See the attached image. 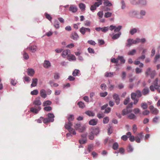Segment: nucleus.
I'll return each mask as SVG.
<instances>
[{
    "instance_id": "nucleus-23",
    "label": "nucleus",
    "mask_w": 160,
    "mask_h": 160,
    "mask_svg": "<svg viewBox=\"0 0 160 160\" xmlns=\"http://www.w3.org/2000/svg\"><path fill=\"white\" fill-rule=\"evenodd\" d=\"M133 41V39L130 38L128 39L127 40V43L126 44V46L128 47H130L132 44V42Z\"/></svg>"
},
{
    "instance_id": "nucleus-28",
    "label": "nucleus",
    "mask_w": 160,
    "mask_h": 160,
    "mask_svg": "<svg viewBox=\"0 0 160 160\" xmlns=\"http://www.w3.org/2000/svg\"><path fill=\"white\" fill-rule=\"evenodd\" d=\"M52 103L50 101H45L43 102V105L44 106H47L50 105Z\"/></svg>"
},
{
    "instance_id": "nucleus-54",
    "label": "nucleus",
    "mask_w": 160,
    "mask_h": 160,
    "mask_svg": "<svg viewBox=\"0 0 160 160\" xmlns=\"http://www.w3.org/2000/svg\"><path fill=\"white\" fill-rule=\"evenodd\" d=\"M43 122L45 123H47L49 122H51V121L48 118H45L43 119Z\"/></svg>"
},
{
    "instance_id": "nucleus-46",
    "label": "nucleus",
    "mask_w": 160,
    "mask_h": 160,
    "mask_svg": "<svg viewBox=\"0 0 160 160\" xmlns=\"http://www.w3.org/2000/svg\"><path fill=\"white\" fill-rule=\"evenodd\" d=\"M52 108L50 106H46L44 108V110L47 112L50 111L52 110Z\"/></svg>"
},
{
    "instance_id": "nucleus-62",
    "label": "nucleus",
    "mask_w": 160,
    "mask_h": 160,
    "mask_svg": "<svg viewBox=\"0 0 160 160\" xmlns=\"http://www.w3.org/2000/svg\"><path fill=\"white\" fill-rule=\"evenodd\" d=\"M128 138V137L127 136H126V135H124L122 136L121 137V138L122 139L123 141H126L127 140Z\"/></svg>"
},
{
    "instance_id": "nucleus-24",
    "label": "nucleus",
    "mask_w": 160,
    "mask_h": 160,
    "mask_svg": "<svg viewBox=\"0 0 160 160\" xmlns=\"http://www.w3.org/2000/svg\"><path fill=\"white\" fill-rule=\"evenodd\" d=\"M88 138L91 140H93L94 138V132L91 131L89 133L88 135Z\"/></svg>"
},
{
    "instance_id": "nucleus-53",
    "label": "nucleus",
    "mask_w": 160,
    "mask_h": 160,
    "mask_svg": "<svg viewBox=\"0 0 160 160\" xmlns=\"http://www.w3.org/2000/svg\"><path fill=\"white\" fill-rule=\"evenodd\" d=\"M88 42L89 44H90L91 45H95L96 44V42L94 41H92V40L88 41Z\"/></svg>"
},
{
    "instance_id": "nucleus-5",
    "label": "nucleus",
    "mask_w": 160,
    "mask_h": 160,
    "mask_svg": "<svg viewBox=\"0 0 160 160\" xmlns=\"http://www.w3.org/2000/svg\"><path fill=\"white\" fill-rule=\"evenodd\" d=\"M72 124L71 122H68V123L65 124V128L68 130L69 132L72 133L74 135L76 134V132L75 130L71 128Z\"/></svg>"
},
{
    "instance_id": "nucleus-6",
    "label": "nucleus",
    "mask_w": 160,
    "mask_h": 160,
    "mask_svg": "<svg viewBox=\"0 0 160 160\" xmlns=\"http://www.w3.org/2000/svg\"><path fill=\"white\" fill-rule=\"evenodd\" d=\"M156 74V71L155 70H152L150 68H149L147 69L145 72V74L147 77L149 75L151 78H154Z\"/></svg>"
},
{
    "instance_id": "nucleus-60",
    "label": "nucleus",
    "mask_w": 160,
    "mask_h": 160,
    "mask_svg": "<svg viewBox=\"0 0 160 160\" xmlns=\"http://www.w3.org/2000/svg\"><path fill=\"white\" fill-rule=\"evenodd\" d=\"M74 46V45L73 43H71L67 45L66 46L67 48H73Z\"/></svg>"
},
{
    "instance_id": "nucleus-56",
    "label": "nucleus",
    "mask_w": 160,
    "mask_h": 160,
    "mask_svg": "<svg viewBox=\"0 0 160 160\" xmlns=\"http://www.w3.org/2000/svg\"><path fill=\"white\" fill-rule=\"evenodd\" d=\"M109 28L108 27H104L102 28V31L104 32H106L108 30Z\"/></svg>"
},
{
    "instance_id": "nucleus-25",
    "label": "nucleus",
    "mask_w": 160,
    "mask_h": 160,
    "mask_svg": "<svg viewBox=\"0 0 160 160\" xmlns=\"http://www.w3.org/2000/svg\"><path fill=\"white\" fill-rule=\"evenodd\" d=\"M149 91V89L148 88H145L143 89L142 91V93L144 95H146L148 94Z\"/></svg>"
},
{
    "instance_id": "nucleus-27",
    "label": "nucleus",
    "mask_w": 160,
    "mask_h": 160,
    "mask_svg": "<svg viewBox=\"0 0 160 160\" xmlns=\"http://www.w3.org/2000/svg\"><path fill=\"white\" fill-rule=\"evenodd\" d=\"M103 4L104 5L108 7H110L112 5V4L108 0H106L105 1L103 2Z\"/></svg>"
},
{
    "instance_id": "nucleus-2",
    "label": "nucleus",
    "mask_w": 160,
    "mask_h": 160,
    "mask_svg": "<svg viewBox=\"0 0 160 160\" xmlns=\"http://www.w3.org/2000/svg\"><path fill=\"white\" fill-rule=\"evenodd\" d=\"M138 101H134L133 103L131 102L129 103L127 108L122 111V114L124 116L132 112V110L130 109L132 107L133 104L136 105L137 104Z\"/></svg>"
},
{
    "instance_id": "nucleus-17",
    "label": "nucleus",
    "mask_w": 160,
    "mask_h": 160,
    "mask_svg": "<svg viewBox=\"0 0 160 160\" xmlns=\"http://www.w3.org/2000/svg\"><path fill=\"white\" fill-rule=\"evenodd\" d=\"M43 66L45 68H48L51 66V63L49 61L45 60L44 61Z\"/></svg>"
},
{
    "instance_id": "nucleus-35",
    "label": "nucleus",
    "mask_w": 160,
    "mask_h": 160,
    "mask_svg": "<svg viewBox=\"0 0 160 160\" xmlns=\"http://www.w3.org/2000/svg\"><path fill=\"white\" fill-rule=\"evenodd\" d=\"M109 121V118L108 117H106L103 118V122L104 124L108 123Z\"/></svg>"
},
{
    "instance_id": "nucleus-45",
    "label": "nucleus",
    "mask_w": 160,
    "mask_h": 160,
    "mask_svg": "<svg viewBox=\"0 0 160 160\" xmlns=\"http://www.w3.org/2000/svg\"><path fill=\"white\" fill-rule=\"evenodd\" d=\"M135 72L136 74H139L142 72V69L139 68H137L135 69Z\"/></svg>"
},
{
    "instance_id": "nucleus-57",
    "label": "nucleus",
    "mask_w": 160,
    "mask_h": 160,
    "mask_svg": "<svg viewBox=\"0 0 160 160\" xmlns=\"http://www.w3.org/2000/svg\"><path fill=\"white\" fill-rule=\"evenodd\" d=\"M107 92H101L100 94V96L104 97L107 95Z\"/></svg>"
},
{
    "instance_id": "nucleus-31",
    "label": "nucleus",
    "mask_w": 160,
    "mask_h": 160,
    "mask_svg": "<svg viewBox=\"0 0 160 160\" xmlns=\"http://www.w3.org/2000/svg\"><path fill=\"white\" fill-rule=\"evenodd\" d=\"M118 59H119L121 63H124L125 62V60L124 58L122 56H118Z\"/></svg>"
},
{
    "instance_id": "nucleus-22",
    "label": "nucleus",
    "mask_w": 160,
    "mask_h": 160,
    "mask_svg": "<svg viewBox=\"0 0 160 160\" xmlns=\"http://www.w3.org/2000/svg\"><path fill=\"white\" fill-rule=\"evenodd\" d=\"M91 131L94 132V135H97L99 132V130L98 128H93Z\"/></svg>"
},
{
    "instance_id": "nucleus-29",
    "label": "nucleus",
    "mask_w": 160,
    "mask_h": 160,
    "mask_svg": "<svg viewBox=\"0 0 160 160\" xmlns=\"http://www.w3.org/2000/svg\"><path fill=\"white\" fill-rule=\"evenodd\" d=\"M23 57L25 59L27 60L29 58V57L28 55L24 51L23 52Z\"/></svg>"
},
{
    "instance_id": "nucleus-43",
    "label": "nucleus",
    "mask_w": 160,
    "mask_h": 160,
    "mask_svg": "<svg viewBox=\"0 0 160 160\" xmlns=\"http://www.w3.org/2000/svg\"><path fill=\"white\" fill-rule=\"evenodd\" d=\"M38 93V91L37 89L34 90L31 92V94L32 95H37Z\"/></svg>"
},
{
    "instance_id": "nucleus-11",
    "label": "nucleus",
    "mask_w": 160,
    "mask_h": 160,
    "mask_svg": "<svg viewBox=\"0 0 160 160\" xmlns=\"http://www.w3.org/2000/svg\"><path fill=\"white\" fill-rule=\"evenodd\" d=\"M27 49H28L32 52H34L37 51V48L35 45L29 46Z\"/></svg>"
},
{
    "instance_id": "nucleus-18",
    "label": "nucleus",
    "mask_w": 160,
    "mask_h": 160,
    "mask_svg": "<svg viewBox=\"0 0 160 160\" xmlns=\"http://www.w3.org/2000/svg\"><path fill=\"white\" fill-rule=\"evenodd\" d=\"M48 118L51 121V122H53L54 120V114L52 113H49L48 114Z\"/></svg>"
},
{
    "instance_id": "nucleus-63",
    "label": "nucleus",
    "mask_w": 160,
    "mask_h": 160,
    "mask_svg": "<svg viewBox=\"0 0 160 160\" xmlns=\"http://www.w3.org/2000/svg\"><path fill=\"white\" fill-rule=\"evenodd\" d=\"M88 52L90 53H94V50L90 48H88Z\"/></svg>"
},
{
    "instance_id": "nucleus-33",
    "label": "nucleus",
    "mask_w": 160,
    "mask_h": 160,
    "mask_svg": "<svg viewBox=\"0 0 160 160\" xmlns=\"http://www.w3.org/2000/svg\"><path fill=\"white\" fill-rule=\"evenodd\" d=\"M78 105L79 106L80 108H83L85 106L84 104L81 101L78 102Z\"/></svg>"
},
{
    "instance_id": "nucleus-1",
    "label": "nucleus",
    "mask_w": 160,
    "mask_h": 160,
    "mask_svg": "<svg viewBox=\"0 0 160 160\" xmlns=\"http://www.w3.org/2000/svg\"><path fill=\"white\" fill-rule=\"evenodd\" d=\"M41 103L40 101H34L33 104L35 105V107L31 108L30 111L35 113H37L41 108L40 106L41 105Z\"/></svg>"
},
{
    "instance_id": "nucleus-16",
    "label": "nucleus",
    "mask_w": 160,
    "mask_h": 160,
    "mask_svg": "<svg viewBox=\"0 0 160 160\" xmlns=\"http://www.w3.org/2000/svg\"><path fill=\"white\" fill-rule=\"evenodd\" d=\"M70 53V51L68 49L65 50L63 51L62 54V56L65 58H66L67 56H68L69 53Z\"/></svg>"
},
{
    "instance_id": "nucleus-12",
    "label": "nucleus",
    "mask_w": 160,
    "mask_h": 160,
    "mask_svg": "<svg viewBox=\"0 0 160 160\" xmlns=\"http://www.w3.org/2000/svg\"><path fill=\"white\" fill-rule=\"evenodd\" d=\"M97 15L99 17V19H100L101 22H105L104 19H101L103 15V12L102 11L99 12L97 13Z\"/></svg>"
},
{
    "instance_id": "nucleus-36",
    "label": "nucleus",
    "mask_w": 160,
    "mask_h": 160,
    "mask_svg": "<svg viewBox=\"0 0 160 160\" xmlns=\"http://www.w3.org/2000/svg\"><path fill=\"white\" fill-rule=\"evenodd\" d=\"M112 15V13L109 12H105L104 14V17L106 18H108L110 17Z\"/></svg>"
},
{
    "instance_id": "nucleus-47",
    "label": "nucleus",
    "mask_w": 160,
    "mask_h": 160,
    "mask_svg": "<svg viewBox=\"0 0 160 160\" xmlns=\"http://www.w3.org/2000/svg\"><path fill=\"white\" fill-rule=\"evenodd\" d=\"M74 119V116L73 115H70L68 118V122L73 121Z\"/></svg>"
},
{
    "instance_id": "nucleus-41",
    "label": "nucleus",
    "mask_w": 160,
    "mask_h": 160,
    "mask_svg": "<svg viewBox=\"0 0 160 160\" xmlns=\"http://www.w3.org/2000/svg\"><path fill=\"white\" fill-rule=\"evenodd\" d=\"M113 99L115 100H119V98L118 95L116 93H114L113 95Z\"/></svg>"
},
{
    "instance_id": "nucleus-14",
    "label": "nucleus",
    "mask_w": 160,
    "mask_h": 160,
    "mask_svg": "<svg viewBox=\"0 0 160 160\" xmlns=\"http://www.w3.org/2000/svg\"><path fill=\"white\" fill-rule=\"evenodd\" d=\"M40 94L41 96L43 98H45L47 96L46 92L44 89L41 90L40 92Z\"/></svg>"
},
{
    "instance_id": "nucleus-39",
    "label": "nucleus",
    "mask_w": 160,
    "mask_h": 160,
    "mask_svg": "<svg viewBox=\"0 0 160 160\" xmlns=\"http://www.w3.org/2000/svg\"><path fill=\"white\" fill-rule=\"evenodd\" d=\"M121 33H117L113 36L112 38L113 39H116L118 38L120 36Z\"/></svg>"
},
{
    "instance_id": "nucleus-40",
    "label": "nucleus",
    "mask_w": 160,
    "mask_h": 160,
    "mask_svg": "<svg viewBox=\"0 0 160 160\" xmlns=\"http://www.w3.org/2000/svg\"><path fill=\"white\" fill-rule=\"evenodd\" d=\"M137 30L136 28H134L132 29H131L130 31V33L131 34L133 35L135 33H136L137 32Z\"/></svg>"
},
{
    "instance_id": "nucleus-50",
    "label": "nucleus",
    "mask_w": 160,
    "mask_h": 160,
    "mask_svg": "<svg viewBox=\"0 0 160 160\" xmlns=\"http://www.w3.org/2000/svg\"><path fill=\"white\" fill-rule=\"evenodd\" d=\"M93 149V146L92 145H89L88 146V150L89 152H90Z\"/></svg>"
},
{
    "instance_id": "nucleus-58",
    "label": "nucleus",
    "mask_w": 160,
    "mask_h": 160,
    "mask_svg": "<svg viewBox=\"0 0 160 160\" xmlns=\"http://www.w3.org/2000/svg\"><path fill=\"white\" fill-rule=\"evenodd\" d=\"M136 137H138V138H139L140 139H141L143 137L142 132H141L140 133H138L137 136Z\"/></svg>"
},
{
    "instance_id": "nucleus-30",
    "label": "nucleus",
    "mask_w": 160,
    "mask_h": 160,
    "mask_svg": "<svg viewBox=\"0 0 160 160\" xmlns=\"http://www.w3.org/2000/svg\"><path fill=\"white\" fill-rule=\"evenodd\" d=\"M85 113L89 116H94L95 115L94 113L89 111H86Z\"/></svg>"
},
{
    "instance_id": "nucleus-34",
    "label": "nucleus",
    "mask_w": 160,
    "mask_h": 160,
    "mask_svg": "<svg viewBox=\"0 0 160 160\" xmlns=\"http://www.w3.org/2000/svg\"><path fill=\"white\" fill-rule=\"evenodd\" d=\"M141 107L143 109H145L148 108V105L146 103L144 102L141 104Z\"/></svg>"
},
{
    "instance_id": "nucleus-26",
    "label": "nucleus",
    "mask_w": 160,
    "mask_h": 160,
    "mask_svg": "<svg viewBox=\"0 0 160 160\" xmlns=\"http://www.w3.org/2000/svg\"><path fill=\"white\" fill-rule=\"evenodd\" d=\"M80 8L82 10V11H83L85 10V5L82 3H80L79 5Z\"/></svg>"
},
{
    "instance_id": "nucleus-7",
    "label": "nucleus",
    "mask_w": 160,
    "mask_h": 160,
    "mask_svg": "<svg viewBox=\"0 0 160 160\" xmlns=\"http://www.w3.org/2000/svg\"><path fill=\"white\" fill-rule=\"evenodd\" d=\"M74 127L76 130H78L81 132L84 131L86 129V127L84 126L81 127L80 124L79 123H75Z\"/></svg>"
},
{
    "instance_id": "nucleus-48",
    "label": "nucleus",
    "mask_w": 160,
    "mask_h": 160,
    "mask_svg": "<svg viewBox=\"0 0 160 160\" xmlns=\"http://www.w3.org/2000/svg\"><path fill=\"white\" fill-rule=\"evenodd\" d=\"M113 72H107L106 73L105 76L106 77H112L113 75Z\"/></svg>"
},
{
    "instance_id": "nucleus-9",
    "label": "nucleus",
    "mask_w": 160,
    "mask_h": 160,
    "mask_svg": "<svg viewBox=\"0 0 160 160\" xmlns=\"http://www.w3.org/2000/svg\"><path fill=\"white\" fill-rule=\"evenodd\" d=\"M70 38L71 39L76 41L78 38L79 36L76 32H72L71 34Z\"/></svg>"
},
{
    "instance_id": "nucleus-59",
    "label": "nucleus",
    "mask_w": 160,
    "mask_h": 160,
    "mask_svg": "<svg viewBox=\"0 0 160 160\" xmlns=\"http://www.w3.org/2000/svg\"><path fill=\"white\" fill-rule=\"evenodd\" d=\"M139 3L142 5H144L146 4V2L145 0H140Z\"/></svg>"
},
{
    "instance_id": "nucleus-55",
    "label": "nucleus",
    "mask_w": 160,
    "mask_h": 160,
    "mask_svg": "<svg viewBox=\"0 0 160 160\" xmlns=\"http://www.w3.org/2000/svg\"><path fill=\"white\" fill-rule=\"evenodd\" d=\"M136 51L135 49H133L131 51L129 52L128 54L129 55H133L136 52Z\"/></svg>"
},
{
    "instance_id": "nucleus-32",
    "label": "nucleus",
    "mask_w": 160,
    "mask_h": 160,
    "mask_svg": "<svg viewBox=\"0 0 160 160\" xmlns=\"http://www.w3.org/2000/svg\"><path fill=\"white\" fill-rule=\"evenodd\" d=\"M159 117L158 116H156L154 118L152 119V122L154 123H157L159 120Z\"/></svg>"
},
{
    "instance_id": "nucleus-15",
    "label": "nucleus",
    "mask_w": 160,
    "mask_h": 160,
    "mask_svg": "<svg viewBox=\"0 0 160 160\" xmlns=\"http://www.w3.org/2000/svg\"><path fill=\"white\" fill-rule=\"evenodd\" d=\"M28 74L30 76H33L35 73V71L32 68H28L27 69Z\"/></svg>"
},
{
    "instance_id": "nucleus-52",
    "label": "nucleus",
    "mask_w": 160,
    "mask_h": 160,
    "mask_svg": "<svg viewBox=\"0 0 160 160\" xmlns=\"http://www.w3.org/2000/svg\"><path fill=\"white\" fill-rule=\"evenodd\" d=\"M152 113L155 115L157 114L158 112V110L157 109L155 108L152 111Z\"/></svg>"
},
{
    "instance_id": "nucleus-10",
    "label": "nucleus",
    "mask_w": 160,
    "mask_h": 160,
    "mask_svg": "<svg viewBox=\"0 0 160 160\" xmlns=\"http://www.w3.org/2000/svg\"><path fill=\"white\" fill-rule=\"evenodd\" d=\"M101 5L100 2H96L93 5H92L90 7V10L92 11H94L96 10L97 7H99Z\"/></svg>"
},
{
    "instance_id": "nucleus-13",
    "label": "nucleus",
    "mask_w": 160,
    "mask_h": 160,
    "mask_svg": "<svg viewBox=\"0 0 160 160\" xmlns=\"http://www.w3.org/2000/svg\"><path fill=\"white\" fill-rule=\"evenodd\" d=\"M78 10L77 7L73 5H71L69 8V10L72 12H76Z\"/></svg>"
},
{
    "instance_id": "nucleus-19",
    "label": "nucleus",
    "mask_w": 160,
    "mask_h": 160,
    "mask_svg": "<svg viewBox=\"0 0 160 160\" xmlns=\"http://www.w3.org/2000/svg\"><path fill=\"white\" fill-rule=\"evenodd\" d=\"M67 59L69 61L71 60H75L76 59L75 56L72 54H69L67 57Z\"/></svg>"
},
{
    "instance_id": "nucleus-3",
    "label": "nucleus",
    "mask_w": 160,
    "mask_h": 160,
    "mask_svg": "<svg viewBox=\"0 0 160 160\" xmlns=\"http://www.w3.org/2000/svg\"><path fill=\"white\" fill-rule=\"evenodd\" d=\"M158 79L156 78L153 83V85H151L150 87V89L152 91H154L156 89L159 92H160V85H158Z\"/></svg>"
},
{
    "instance_id": "nucleus-64",
    "label": "nucleus",
    "mask_w": 160,
    "mask_h": 160,
    "mask_svg": "<svg viewBox=\"0 0 160 160\" xmlns=\"http://www.w3.org/2000/svg\"><path fill=\"white\" fill-rule=\"evenodd\" d=\"M149 111L148 110H146L143 111L142 112V114L144 115H148L149 113Z\"/></svg>"
},
{
    "instance_id": "nucleus-21",
    "label": "nucleus",
    "mask_w": 160,
    "mask_h": 160,
    "mask_svg": "<svg viewBox=\"0 0 160 160\" xmlns=\"http://www.w3.org/2000/svg\"><path fill=\"white\" fill-rule=\"evenodd\" d=\"M97 120L94 119L91 120L89 122V124L92 125H95L97 123Z\"/></svg>"
},
{
    "instance_id": "nucleus-44",
    "label": "nucleus",
    "mask_w": 160,
    "mask_h": 160,
    "mask_svg": "<svg viewBox=\"0 0 160 160\" xmlns=\"http://www.w3.org/2000/svg\"><path fill=\"white\" fill-rule=\"evenodd\" d=\"M79 72V71L78 70L75 69L72 72V75L73 76H76Z\"/></svg>"
},
{
    "instance_id": "nucleus-38",
    "label": "nucleus",
    "mask_w": 160,
    "mask_h": 160,
    "mask_svg": "<svg viewBox=\"0 0 160 160\" xmlns=\"http://www.w3.org/2000/svg\"><path fill=\"white\" fill-rule=\"evenodd\" d=\"M45 15L46 18L49 20L51 21L52 20V17H51L50 15L48 14V13H45Z\"/></svg>"
},
{
    "instance_id": "nucleus-20",
    "label": "nucleus",
    "mask_w": 160,
    "mask_h": 160,
    "mask_svg": "<svg viewBox=\"0 0 160 160\" xmlns=\"http://www.w3.org/2000/svg\"><path fill=\"white\" fill-rule=\"evenodd\" d=\"M32 80V82L31 84V87H34L36 86L38 83V79L37 78H33Z\"/></svg>"
},
{
    "instance_id": "nucleus-42",
    "label": "nucleus",
    "mask_w": 160,
    "mask_h": 160,
    "mask_svg": "<svg viewBox=\"0 0 160 160\" xmlns=\"http://www.w3.org/2000/svg\"><path fill=\"white\" fill-rule=\"evenodd\" d=\"M118 147V144L117 142H115L113 143L112 145V148L114 150H116Z\"/></svg>"
},
{
    "instance_id": "nucleus-51",
    "label": "nucleus",
    "mask_w": 160,
    "mask_h": 160,
    "mask_svg": "<svg viewBox=\"0 0 160 160\" xmlns=\"http://www.w3.org/2000/svg\"><path fill=\"white\" fill-rule=\"evenodd\" d=\"M137 128L136 125L135 124H134L132 126V130L133 132L135 133L137 131Z\"/></svg>"
},
{
    "instance_id": "nucleus-37",
    "label": "nucleus",
    "mask_w": 160,
    "mask_h": 160,
    "mask_svg": "<svg viewBox=\"0 0 160 160\" xmlns=\"http://www.w3.org/2000/svg\"><path fill=\"white\" fill-rule=\"evenodd\" d=\"M128 118L130 119H135L136 117L133 114L131 113L128 116Z\"/></svg>"
},
{
    "instance_id": "nucleus-49",
    "label": "nucleus",
    "mask_w": 160,
    "mask_h": 160,
    "mask_svg": "<svg viewBox=\"0 0 160 160\" xmlns=\"http://www.w3.org/2000/svg\"><path fill=\"white\" fill-rule=\"evenodd\" d=\"M122 26H119L117 27H116L115 28L114 31L115 32H119L122 28Z\"/></svg>"
},
{
    "instance_id": "nucleus-4",
    "label": "nucleus",
    "mask_w": 160,
    "mask_h": 160,
    "mask_svg": "<svg viewBox=\"0 0 160 160\" xmlns=\"http://www.w3.org/2000/svg\"><path fill=\"white\" fill-rule=\"evenodd\" d=\"M131 98L132 100H137V99L141 97L142 96V92L138 90L135 92H132L131 94Z\"/></svg>"
},
{
    "instance_id": "nucleus-61",
    "label": "nucleus",
    "mask_w": 160,
    "mask_h": 160,
    "mask_svg": "<svg viewBox=\"0 0 160 160\" xmlns=\"http://www.w3.org/2000/svg\"><path fill=\"white\" fill-rule=\"evenodd\" d=\"M54 26L56 28H59V24L58 22L57 21H55L54 22Z\"/></svg>"
},
{
    "instance_id": "nucleus-8",
    "label": "nucleus",
    "mask_w": 160,
    "mask_h": 160,
    "mask_svg": "<svg viewBox=\"0 0 160 160\" xmlns=\"http://www.w3.org/2000/svg\"><path fill=\"white\" fill-rule=\"evenodd\" d=\"M91 30L89 28H85L82 27L80 29V32L83 35H84L86 32H88L89 33L90 32Z\"/></svg>"
}]
</instances>
